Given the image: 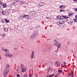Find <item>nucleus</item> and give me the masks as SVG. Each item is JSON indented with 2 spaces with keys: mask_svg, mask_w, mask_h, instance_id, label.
I'll return each instance as SVG.
<instances>
[{
  "mask_svg": "<svg viewBox=\"0 0 77 77\" xmlns=\"http://www.w3.org/2000/svg\"><path fill=\"white\" fill-rule=\"evenodd\" d=\"M7 6V5L6 4H4L2 5V7L4 8H6Z\"/></svg>",
  "mask_w": 77,
  "mask_h": 77,
  "instance_id": "nucleus-14",
  "label": "nucleus"
},
{
  "mask_svg": "<svg viewBox=\"0 0 77 77\" xmlns=\"http://www.w3.org/2000/svg\"><path fill=\"white\" fill-rule=\"evenodd\" d=\"M5 36V34H4L2 35V38H4Z\"/></svg>",
  "mask_w": 77,
  "mask_h": 77,
  "instance_id": "nucleus-33",
  "label": "nucleus"
},
{
  "mask_svg": "<svg viewBox=\"0 0 77 77\" xmlns=\"http://www.w3.org/2000/svg\"><path fill=\"white\" fill-rule=\"evenodd\" d=\"M69 24H72V23L71 22H69Z\"/></svg>",
  "mask_w": 77,
  "mask_h": 77,
  "instance_id": "nucleus-38",
  "label": "nucleus"
},
{
  "mask_svg": "<svg viewBox=\"0 0 77 77\" xmlns=\"http://www.w3.org/2000/svg\"><path fill=\"white\" fill-rule=\"evenodd\" d=\"M60 12H63V11H64V10H62V9L60 10Z\"/></svg>",
  "mask_w": 77,
  "mask_h": 77,
  "instance_id": "nucleus-39",
  "label": "nucleus"
},
{
  "mask_svg": "<svg viewBox=\"0 0 77 77\" xmlns=\"http://www.w3.org/2000/svg\"><path fill=\"white\" fill-rule=\"evenodd\" d=\"M5 56H6V57L8 56L9 57H12V56H13V55L11 54L6 53V54H5Z\"/></svg>",
  "mask_w": 77,
  "mask_h": 77,
  "instance_id": "nucleus-5",
  "label": "nucleus"
},
{
  "mask_svg": "<svg viewBox=\"0 0 77 77\" xmlns=\"http://www.w3.org/2000/svg\"><path fill=\"white\" fill-rule=\"evenodd\" d=\"M74 2H77V0H73Z\"/></svg>",
  "mask_w": 77,
  "mask_h": 77,
  "instance_id": "nucleus-49",
  "label": "nucleus"
},
{
  "mask_svg": "<svg viewBox=\"0 0 77 77\" xmlns=\"http://www.w3.org/2000/svg\"><path fill=\"white\" fill-rule=\"evenodd\" d=\"M54 42H55V43L54 45H56V46H59V45H60V46H61V44L60 43L58 42L57 40H54Z\"/></svg>",
  "mask_w": 77,
  "mask_h": 77,
  "instance_id": "nucleus-4",
  "label": "nucleus"
},
{
  "mask_svg": "<svg viewBox=\"0 0 77 77\" xmlns=\"http://www.w3.org/2000/svg\"><path fill=\"white\" fill-rule=\"evenodd\" d=\"M34 56H35L34 55H31V59H33V57H34Z\"/></svg>",
  "mask_w": 77,
  "mask_h": 77,
  "instance_id": "nucleus-26",
  "label": "nucleus"
},
{
  "mask_svg": "<svg viewBox=\"0 0 77 77\" xmlns=\"http://www.w3.org/2000/svg\"><path fill=\"white\" fill-rule=\"evenodd\" d=\"M70 74L72 76V77H73V76L74 75V74L73 73H71Z\"/></svg>",
  "mask_w": 77,
  "mask_h": 77,
  "instance_id": "nucleus-31",
  "label": "nucleus"
},
{
  "mask_svg": "<svg viewBox=\"0 0 77 77\" xmlns=\"http://www.w3.org/2000/svg\"><path fill=\"white\" fill-rule=\"evenodd\" d=\"M23 77H27V75H25Z\"/></svg>",
  "mask_w": 77,
  "mask_h": 77,
  "instance_id": "nucleus-48",
  "label": "nucleus"
},
{
  "mask_svg": "<svg viewBox=\"0 0 77 77\" xmlns=\"http://www.w3.org/2000/svg\"><path fill=\"white\" fill-rule=\"evenodd\" d=\"M69 75L70 76V77H71V74H69Z\"/></svg>",
  "mask_w": 77,
  "mask_h": 77,
  "instance_id": "nucleus-51",
  "label": "nucleus"
},
{
  "mask_svg": "<svg viewBox=\"0 0 77 77\" xmlns=\"http://www.w3.org/2000/svg\"><path fill=\"white\" fill-rule=\"evenodd\" d=\"M29 14L30 15H33L32 13V12H29Z\"/></svg>",
  "mask_w": 77,
  "mask_h": 77,
  "instance_id": "nucleus-34",
  "label": "nucleus"
},
{
  "mask_svg": "<svg viewBox=\"0 0 77 77\" xmlns=\"http://www.w3.org/2000/svg\"><path fill=\"white\" fill-rule=\"evenodd\" d=\"M17 77H20V75L19 74H17Z\"/></svg>",
  "mask_w": 77,
  "mask_h": 77,
  "instance_id": "nucleus-37",
  "label": "nucleus"
},
{
  "mask_svg": "<svg viewBox=\"0 0 77 77\" xmlns=\"http://www.w3.org/2000/svg\"><path fill=\"white\" fill-rule=\"evenodd\" d=\"M46 77H49V76H47Z\"/></svg>",
  "mask_w": 77,
  "mask_h": 77,
  "instance_id": "nucleus-53",
  "label": "nucleus"
},
{
  "mask_svg": "<svg viewBox=\"0 0 77 77\" xmlns=\"http://www.w3.org/2000/svg\"><path fill=\"white\" fill-rule=\"evenodd\" d=\"M31 55L32 56H35V52L34 51H32L31 53Z\"/></svg>",
  "mask_w": 77,
  "mask_h": 77,
  "instance_id": "nucleus-18",
  "label": "nucleus"
},
{
  "mask_svg": "<svg viewBox=\"0 0 77 77\" xmlns=\"http://www.w3.org/2000/svg\"><path fill=\"white\" fill-rule=\"evenodd\" d=\"M2 11L1 12L2 13V14H3V15H7V14H6V12L5 11H3V10H2Z\"/></svg>",
  "mask_w": 77,
  "mask_h": 77,
  "instance_id": "nucleus-9",
  "label": "nucleus"
},
{
  "mask_svg": "<svg viewBox=\"0 0 77 77\" xmlns=\"http://www.w3.org/2000/svg\"><path fill=\"white\" fill-rule=\"evenodd\" d=\"M35 76H38V74L37 73H35Z\"/></svg>",
  "mask_w": 77,
  "mask_h": 77,
  "instance_id": "nucleus-41",
  "label": "nucleus"
},
{
  "mask_svg": "<svg viewBox=\"0 0 77 77\" xmlns=\"http://www.w3.org/2000/svg\"><path fill=\"white\" fill-rule=\"evenodd\" d=\"M19 1H20V0H17V1H16V2H19Z\"/></svg>",
  "mask_w": 77,
  "mask_h": 77,
  "instance_id": "nucleus-47",
  "label": "nucleus"
},
{
  "mask_svg": "<svg viewBox=\"0 0 77 77\" xmlns=\"http://www.w3.org/2000/svg\"><path fill=\"white\" fill-rule=\"evenodd\" d=\"M2 50L3 51H5L6 53H9V51H8V49H5L4 48H2Z\"/></svg>",
  "mask_w": 77,
  "mask_h": 77,
  "instance_id": "nucleus-7",
  "label": "nucleus"
},
{
  "mask_svg": "<svg viewBox=\"0 0 77 77\" xmlns=\"http://www.w3.org/2000/svg\"><path fill=\"white\" fill-rule=\"evenodd\" d=\"M18 71V69H17V71Z\"/></svg>",
  "mask_w": 77,
  "mask_h": 77,
  "instance_id": "nucleus-52",
  "label": "nucleus"
},
{
  "mask_svg": "<svg viewBox=\"0 0 77 77\" xmlns=\"http://www.w3.org/2000/svg\"><path fill=\"white\" fill-rule=\"evenodd\" d=\"M32 74H29V77H32Z\"/></svg>",
  "mask_w": 77,
  "mask_h": 77,
  "instance_id": "nucleus-40",
  "label": "nucleus"
},
{
  "mask_svg": "<svg viewBox=\"0 0 77 77\" xmlns=\"http://www.w3.org/2000/svg\"><path fill=\"white\" fill-rule=\"evenodd\" d=\"M14 51H17V50H18V48H14Z\"/></svg>",
  "mask_w": 77,
  "mask_h": 77,
  "instance_id": "nucleus-29",
  "label": "nucleus"
},
{
  "mask_svg": "<svg viewBox=\"0 0 77 77\" xmlns=\"http://www.w3.org/2000/svg\"><path fill=\"white\" fill-rule=\"evenodd\" d=\"M75 11H77V8H75Z\"/></svg>",
  "mask_w": 77,
  "mask_h": 77,
  "instance_id": "nucleus-44",
  "label": "nucleus"
},
{
  "mask_svg": "<svg viewBox=\"0 0 77 77\" xmlns=\"http://www.w3.org/2000/svg\"><path fill=\"white\" fill-rule=\"evenodd\" d=\"M48 72H49V73H50V74H51V72H52V71H51V69L50 68H49L48 69Z\"/></svg>",
  "mask_w": 77,
  "mask_h": 77,
  "instance_id": "nucleus-12",
  "label": "nucleus"
},
{
  "mask_svg": "<svg viewBox=\"0 0 77 77\" xmlns=\"http://www.w3.org/2000/svg\"><path fill=\"white\" fill-rule=\"evenodd\" d=\"M25 18H27V19H29L30 18V16L28 15H26Z\"/></svg>",
  "mask_w": 77,
  "mask_h": 77,
  "instance_id": "nucleus-15",
  "label": "nucleus"
},
{
  "mask_svg": "<svg viewBox=\"0 0 77 77\" xmlns=\"http://www.w3.org/2000/svg\"><path fill=\"white\" fill-rule=\"evenodd\" d=\"M65 26V24L64 23L61 22L60 24V26L61 27H64Z\"/></svg>",
  "mask_w": 77,
  "mask_h": 77,
  "instance_id": "nucleus-6",
  "label": "nucleus"
},
{
  "mask_svg": "<svg viewBox=\"0 0 77 77\" xmlns=\"http://www.w3.org/2000/svg\"><path fill=\"white\" fill-rule=\"evenodd\" d=\"M39 5L40 6H43L44 5V2H40L39 4Z\"/></svg>",
  "mask_w": 77,
  "mask_h": 77,
  "instance_id": "nucleus-10",
  "label": "nucleus"
},
{
  "mask_svg": "<svg viewBox=\"0 0 77 77\" xmlns=\"http://www.w3.org/2000/svg\"><path fill=\"white\" fill-rule=\"evenodd\" d=\"M56 76L57 77H58L59 76V74H57L56 75Z\"/></svg>",
  "mask_w": 77,
  "mask_h": 77,
  "instance_id": "nucleus-46",
  "label": "nucleus"
},
{
  "mask_svg": "<svg viewBox=\"0 0 77 77\" xmlns=\"http://www.w3.org/2000/svg\"><path fill=\"white\" fill-rule=\"evenodd\" d=\"M32 13V15H35V14H36V12L34 11H32L31 12Z\"/></svg>",
  "mask_w": 77,
  "mask_h": 77,
  "instance_id": "nucleus-21",
  "label": "nucleus"
},
{
  "mask_svg": "<svg viewBox=\"0 0 77 77\" xmlns=\"http://www.w3.org/2000/svg\"><path fill=\"white\" fill-rule=\"evenodd\" d=\"M38 28V27H36V28H35V29H37Z\"/></svg>",
  "mask_w": 77,
  "mask_h": 77,
  "instance_id": "nucleus-54",
  "label": "nucleus"
},
{
  "mask_svg": "<svg viewBox=\"0 0 77 77\" xmlns=\"http://www.w3.org/2000/svg\"><path fill=\"white\" fill-rule=\"evenodd\" d=\"M2 3H3V2H2L1 1H0V4L2 5Z\"/></svg>",
  "mask_w": 77,
  "mask_h": 77,
  "instance_id": "nucleus-43",
  "label": "nucleus"
},
{
  "mask_svg": "<svg viewBox=\"0 0 77 77\" xmlns=\"http://www.w3.org/2000/svg\"><path fill=\"white\" fill-rule=\"evenodd\" d=\"M75 17L76 19L74 20V21L77 22V14L75 15Z\"/></svg>",
  "mask_w": 77,
  "mask_h": 77,
  "instance_id": "nucleus-16",
  "label": "nucleus"
},
{
  "mask_svg": "<svg viewBox=\"0 0 77 77\" xmlns=\"http://www.w3.org/2000/svg\"><path fill=\"white\" fill-rule=\"evenodd\" d=\"M25 3V2H24V1H21L20 2V3L21 4H24V3Z\"/></svg>",
  "mask_w": 77,
  "mask_h": 77,
  "instance_id": "nucleus-23",
  "label": "nucleus"
},
{
  "mask_svg": "<svg viewBox=\"0 0 77 77\" xmlns=\"http://www.w3.org/2000/svg\"><path fill=\"white\" fill-rule=\"evenodd\" d=\"M20 19H23V16H22V15L20 16Z\"/></svg>",
  "mask_w": 77,
  "mask_h": 77,
  "instance_id": "nucleus-27",
  "label": "nucleus"
},
{
  "mask_svg": "<svg viewBox=\"0 0 77 77\" xmlns=\"http://www.w3.org/2000/svg\"><path fill=\"white\" fill-rule=\"evenodd\" d=\"M10 67V66L9 64L7 65L5 70L3 72L4 76V77H6V74L9 72V68H9Z\"/></svg>",
  "mask_w": 77,
  "mask_h": 77,
  "instance_id": "nucleus-2",
  "label": "nucleus"
},
{
  "mask_svg": "<svg viewBox=\"0 0 77 77\" xmlns=\"http://www.w3.org/2000/svg\"><path fill=\"white\" fill-rule=\"evenodd\" d=\"M60 9H62V8H65V6L63 5H61L59 7Z\"/></svg>",
  "mask_w": 77,
  "mask_h": 77,
  "instance_id": "nucleus-13",
  "label": "nucleus"
},
{
  "mask_svg": "<svg viewBox=\"0 0 77 77\" xmlns=\"http://www.w3.org/2000/svg\"><path fill=\"white\" fill-rule=\"evenodd\" d=\"M2 9H0V12H2Z\"/></svg>",
  "mask_w": 77,
  "mask_h": 77,
  "instance_id": "nucleus-42",
  "label": "nucleus"
},
{
  "mask_svg": "<svg viewBox=\"0 0 77 77\" xmlns=\"http://www.w3.org/2000/svg\"><path fill=\"white\" fill-rule=\"evenodd\" d=\"M46 18L48 19V20H51V18L50 17H47Z\"/></svg>",
  "mask_w": 77,
  "mask_h": 77,
  "instance_id": "nucleus-25",
  "label": "nucleus"
},
{
  "mask_svg": "<svg viewBox=\"0 0 77 77\" xmlns=\"http://www.w3.org/2000/svg\"><path fill=\"white\" fill-rule=\"evenodd\" d=\"M38 35V32H35L30 37L31 41H33L34 38L37 37Z\"/></svg>",
  "mask_w": 77,
  "mask_h": 77,
  "instance_id": "nucleus-1",
  "label": "nucleus"
},
{
  "mask_svg": "<svg viewBox=\"0 0 77 77\" xmlns=\"http://www.w3.org/2000/svg\"><path fill=\"white\" fill-rule=\"evenodd\" d=\"M57 19L58 20H63V19H62V17H61L59 16H58V17L57 18Z\"/></svg>",
  "mask_w": 77,
  "mask_h": 77,
  "instance_id": "nucleus-8",
  "label": "nucleus"
},
{
  "mask_svg": "<svg viewBox=\"0 0 77 77\" xmlns=\"http://www.w3.org/2000/svg\"><path fill=\"white\" fill-rule=\"evenodd\" d=\"M1 6H2V5H1L0 8L1 7Z\"/></svg>",
  "mask_w": 77,
  "mask_h": 77,
  "instance_id": "nucleus-55",
  "label": "nucleus"
},
{
  "mask_svg": "<svg viewBox=\"0 0 77 77\" xmlns=\"http://www.w3.org/2000/svg\"><path fill=\"white\" fill-rule=\"evenodd\" d=\"M72 15V14L71 13L69 14L68 16H69V17H71V16Z\"/></svg>",
  "mask_w": 77,
  "mask_h": 77,
  "instance_id": "nucleus-35",
  "label": "nucleus"
},
{
  "mask_svg": "<svg viewBox=\"0 0 77 77\" xmlns=\"http://www.w3.org/2000/svg\"><path fill=\"white\" fill-rule=\"evenodd\" d=\"M62 17H63V18H66V19L67 18H68V16H66L63 15L62 16Z\"/></svg>",
  "mask_w": 77,
  "mask_h": 77,
  "instance_id": "nucleus-17",
  "label": "nucleus"
},
{
  "mask_svg": "<svg viewBox=\"0 0 77 77\" xmlns=\"http://www.w3.org/2000/svg\"><path fill=\"white\" fill-rule=\"evenodd\" d=\"M54 74H53L52 75H49V77H53V76H54Z\"/></svg>",
  "mask_w": 77,
  "mask_h": 77,
  "instance_id": "nucleus-22",
  "label": "nucleus"
},
{
  "mask_svg": "<svg viewBox=\"0 0 77 77\" xmlns=\"http://www.w3.org/2000/svg\"><path fill=\"white\" fill-rule=\"evenodd\" d=\"M20 66L22 72H25L26 71V68L24 67L23 64H21Z\"/></svg>",
  "mask_w": 77,
  "mask_h": 77,
  "instance_id": "nucleus-3",
  "label": "nucleus"
},
{
  "mask_svg": "<svg viewBox=\"0 0 77 77\" xmlns=\"http://www.w3.org/2000/svg\"><path fill=\"white\" fill-rule=\"evenodd\" d=\"M2 59V57H1V56L0 55V60H1Z\"/></svg>",
  "mask_w": 77,
  "mask_h": 77,
  "instance_id": "nucleus-50",
  "label": "nucleus"
},
{
  "mask_svg": "<svg viewBox=\"0 0 77 77\" xmlns=\"http://www.w3.org/2000/svg\"><path fill=\"white\" fill-rule=\"evenodd\" d=\"M58 71L60 73L62 72V70H58Z\"/></svg>",
  "mask_w": 77,
  "mask_h": 77,
  "instance_id": "nucleus-28",
  "label": "nucleus"
},
{
  "mask_svg": "<svg viewBox=\"0 0 77 77\" xmlns=\"http://www.w3.org/2000/svg\"><path fill=\"white\" fill-rule=\"evenodd\" d=\"M15 3V2H14V3Z\"/></svg>",
  "mask_w": 77,
  "mask_h": 77,
  "instance_id": "nucleus-57",
  "label": "nucleus"
},
{
  "mask_svg": "<svg viewBox=\"0 0 77 77\" xmlns=\"http://www.w3.org/2000/svg\"><path fill=\"white\" fill-rule=\"evenodd\" d=\"M60 23H61V22H58L57 23V25H58L59 26H60Z\"/></svg>",
  "mask_w": 77,
  "mask_h": 77,
  "instance_id": "nucleus-20",
  "label": "nucleus"
},
{
  "mask_svg": "<svg viewBox=\"0 0 77 77\" xmlns=\"http://www.w3.org/2000/svg\"><path fill=\"white\" fill-rule=\"evenodd\" d=\"M35 77H38V76H35Z\"/></svg>",
  "mask_w": 77,
  "mask_h": 77,
  "instance_id": "nucleus-56",
  "label": "nucleus"
},
{
  "mask_svg": "<svg viewBox=\"0 0 77 77\" xmlns=\"http://www.w3.org/2000/svg\"><path fill=\"white\" fill-rule=\"evenodd\" d=\"M5 20L6 23H9V21H8V20H6V19H5Z\"/></svg>",
  "mask_w": 77,
  "mask_h": 77,
  "instance_id": "nucleus-36",
  "label": "nucleus"
},
{
  "mask_svg": "<svg viewBox=\"0 0 77 77\" xmlns=\"http://www.w3.org/2000/svg\"><path fill=\"white\" fill-rule=\"evenodd\" d=\"M22 15V18H23V19L24 18H26V15Z\"/></svg>",
  "mask_w": 77,
  "mask_h": 77,
  "instance_id": "nucleus-24",
  "label": "nucleus"
},
{
  "mask_svg": "<svg viewBox=\"0 0 77 77\" xmlns=\"http://www.w3.org/2000/svg\"><path fill=\"white\" fill-rule=\"evenodd\" d=\"M63 63L64 64L65 67H66V63L65 62H64Z\"/></svg>",
  "mask_w": 77,
  "mask_h": 77,
  "instance_id": "nucleus-32",
  "label": "nucleus"
},
{
  "mask_svg": "<svg viewBox=\"0 0 77 77\" xmlns=\"http://www.w3.org/2000/svg\"><path fill=\"white\" fill-rule=\"evenodd\" d=\"M56 64H57V65H59V63L58 61H57L56 63H55Z\"/></svg>",
  "mask_w": 77,
  "mask_h": 77,
  "instance_id": "nucleus-30",
  "label": "nucleus"
},
{
  "mask_svg": "<svg viewBox=\"0 0 77 77\" xmlns=\"http://www.w3.org/2000/svg\"><path fill=\"white\" fill-rule=\"evenodd\" d=\"M60 45H59L58 46H57V49L56 50H55V52H56V53L57 52V51H58V50H59V47H60Z\"/></svg>",
  "mask_w": 77,
  "mask_h": 77,
  "instance_id": "nucleus-11",
  "label": "nucleus"
},
{
  "mask_svg": "<svg viewBox=\"0 0 77 77\" xmlns=\"http://www.w3.org/2000/svg\"><path fill=\"white\" fill-rule=\"evenodd\" d=\"M4 30L5 31V32H8V29L7 28H4Z\"/></svg>",
  "mask_w": 77,
  "mask_h": 77,
  "instance_id": "nucleus-19",
  "label": "nucleus"
},
{
  "mask_svg": "<svg viewBox=\"0 0 77 77\" xmlns=\"http://www.w3.org/2000/svg\"><path fill=\"white\" fill-rule=\"evenodd\" d=\"M61 66V67H64V66H63V64H62Z\"/></svg>",
  "mask_w": 77,
  "mask_h": 77,
  "instance_id": "nucleus-45",
  "label": "nucleus"
}]
</instances>
